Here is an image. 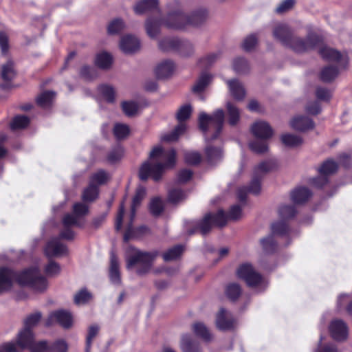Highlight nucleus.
<instances>
[{
    "label": "nucleus",
    "instance_id": "f257e3e1",
    "mask_svg": "<svg viewBox=\"0 0 352 352\" xmlns=\"http://www.w3.org/2000/svg\"><path fill=\"white\" fill-rule=\"evenodd\" d=\"M207 16L208 12L205 9L198 10L190 16H186L177 8L175 10L169 12L164 19L160 16L148 17L145 23V28L148 36L154 38L159 35L162 25L169 29L182 30L188 25L192 26L201 25L206 21Z\"/></svg>",
    "mask_w": 352,
    "mask_h": 352
},
{
    "label": "nucleus",
    "instance_id": "f03ea898",
    "mask_svg": "<svg viewBox=\"0 0 352 352\" xmlns=\"http://www.w3.org/2000/svg\"><path fill=\"white\" fill-rule=\"evenodd\" d=\"M14 281L39 292L45 291L47 287V279L40 274L36 267H30L21 272L6 267H0V293L11 289Z\"/></svg>",
    "mask_w": 352,
    "mask_h": 352
},
{
    "label": "nucleus",
    "instance_id": "7ed1b4c3",
    "mask_svg": "<svg viewBox=\"0 0 352 352\" xmlns=\"http://www.w3.org/2000/svg\"><path fill=\"white\" fill-rule=\"evenodd\" d=\"M224 111L219 109L213 112L211 116L202 112L199 116V129L205 135L207 142H212L220 135L224 122Z\"/></svg>",
    "mask_w": 352,
    "mask_h": 352
},
{
    "label": "nucleus",
    "instance_id": "20e7f679",
    "mask_svg": "<svg viewBox=\"0 0 352 352\" xmlns=\"http://www.w3.org/2000/svg\"><path fill=\"white\" fill-rule=\"evenodd\" d=\"M227 224V217L223 209L217 212H207L201 219L194 221L188 229V235L199 233L206 236L210 232L213 227L223 228Z\"/></svg>",
    "mask_w": 352,
    "mask_h": 352
},
{
    "label": "nucleus",
    "instance_id": "39448f33",
    "mask_svg": "<svg viewBox=\"0 0 352 352\" xmlns=\"http://www.w3.org/2000/svg\"><path fill=\"white\" fill-rule=\"evenodd\" d=\"M164 163L157 162L152 164L148 161L144 162L139 169V178L141 181L145 182L149 177L157 182L161 179L164 169L172 168L176 164V151L175 149L169 150L166 154Z\"/></svg>",
    "mask_w": 352,
    "mask_h": 352
},
{
    "label": "nucleus",
    "instance_id": "423d86ee",
    "mask_svg": "<svg viewBox=\"0 0 352 352\" xmlns=\"http://www.w3.org/2000/svg\"><path fill=\"white\" fill-rule=\"evenodd\" d=\"M129 248L132 250V253L126 255V268L131 270L138 265L136 269V274L138 276H142L148 274L151 270L153 263L158 256L159 252H143L133 246Z\"/></svg>",
    "mask_w": 352,
    "mask_h": 352
},
{
    "label": "nucleus",
    "instance_id": "0eeeda50",
    "mask_svg": "<svg viewBox=\"0 0 352 352\" xmlns=\"http://www.w3.org/2000/svg\"><path fill=\"white\" fill-rule=\"evenodd\" d=\"M276 166V162L274 160H265L259 163L254 169L250 184L245 186L249 193L258 195L261 190V181L264 175L274 170Z\"/></svg>",
    "mask_w": 352,
    "mask_h": 352
},
{
    "label": "nucleus",
    "instance_id": "6e6552de",
    "mask_svg": "<svg viewBox=\"0 0 352 352\" xmlns=\"http://www.w3.org/2000/svg\"><path fill=\"white\" fill-rule=\"evenodd\" d=\"M158 46L162 52L175 51L182 56H189L194 52L190 42L175 37L164 38L160 40Z\"/></svg>",
    "mask_w": 352,
    "mask_h": 352
},
{
    "label": "nucleus",
    "instance_id": "1a4fd4ad",
    "mask_svg": "<svg viewBox=\"0 0 352 352\" xmlns=\"http://www.w3.org/2000/svg\"><path fill=\"white\" fill-rule=\"evenodd\" d=\"M322 43V37L315 33L309 34L305 39L294 35L289 45H287V47L292 49L295 52L303 53L316 48Z\"/></svg>",
    "mask_w": 352,
    "mask_h": 352
},
{
    "label": "nucleus",
    "instance_id": "9d476101",
    "mask_svg": "<svg viewBox=\"0 0 352 352\" xmlns=\"http://www.w3.org/2000/svg\"><path fill=\"white\" fill-rule=\"evenodd\" d=\"M236 276L245 281L249 287H256L263 282V276L248 263L241 264L236 270Z\"/></svg>",
    "mask_w": 352,
    "mask_h": 352
},
{
    "label": "nucleus",
    "instance_id": "9b49d317",
    "mask_svg": "<svg viewBox=\"0 0 352 352\" xmlns=\"http://www.w3.org/2000/svg\"><path fill=\"white\" fill-rule=\"evenodd\" d=\"M235 320L232 314L224 307L220 308L216 315L217 328L223 331L232 330L234 327Z\"/></svg>",
    "mask_w": 352,
    "mask_h": 352
},
{
    "label": "nucleus",
    "instance_id": "f8f14e48",
    "mask_svg": "<svg viewBox=\"0 0 352 352\" xmlns=\"http://www.w3.org/2000/svg\"><path fill=\"white\" fill-rule=\"evenodd\" d=\"M55 320L65 329H69L72 325L71 314L65 310H58L52 312L45 322V326H51Z\"/></svg>",
    "mask_w": 352,
    "mask_h": 352
},
{
    "label": "nucleus",
    "instance_id": "ddd939ff",
    "mask_svg": "<svg viewBox=\"0 0 352 352\" xmlns=\"http://www.w3.org/2000/svg\"><path fill=\"white\" fill-rule=\"evenodd\" d=\"M329 331L332 338L336 341L346 340L349 334L347 324L340 319L331 321L329 325Z\"/></svg>",
    "mask_w": 352,
    "mask_h": 352
},
{
    "label": "nucleus",
    "instance_id": "4468645a",
    "mask_svg": "<svg viewBox=\"0 0 352 352\" xmlns=\"http://www.w3.org/2000/svg\"><path fill=\"white\" fill-rule=\"evenodd\" d=\"M251 132L257 139L266 140L273 135V129L270 125L264 121H257L251 126Z\"/></svg>",
    "mask_w": 352,
    "mask_h": 352
},
{
    "label": "nucleus",
    "instance_id": "2eb2a0df",
    "mask_svg": "<svg viewBox=\"0 0 352 352\" xmlns=\"http://www.w3.org/2000/svg\"><path fill=\"white\" fill-rule=\"evenodd\" d=\"M274 37L279 41L285 47L289 45L294 33L292 30L286 24L280 23L276 25L273 30Z\"/></svg>",
    "mask_w": 352,
    "mask_h": 352
},
{
    "label": "nucleus",
    "instance_id": "dca6fc26",
    "mask_svg": "<svg viewBox=\"0 0 352 352\" xmlns=\"http://www.w3.org/2000/svg\"><path fill=\"white\" fill-rule=\"evenodd\" d=\"M136 14H143L146 12H157L160 14L158 0H141L138 1L133 8Z\"/></svg>",
    "mask_w": 352,
    "mask_h": 352
},
{
    "label": "nucleus",
    "instance_id": "f3484780",
    "mask_svg": "<svg viewBox=\"0 0 352 352\" xmlns=\"http://www.w3.org/2000/svg\"><path fill=\"white\" fill-rule=\"evenodd\" d=\"M318 47L320 56L325 61L339 63L342 59L340 51L324 45L323 42Z\"/></svg>",
    "mask_w": 352,
    "mask_h": 352
},
{
    "label": "nucleus",
    "instance_id": "a211bd4d",
    "mask_svg": "<svg viewBox=\"0 0 352 352\" xmlns=\"http://www.w3.org/2000/svg\"><path fill=\"white\" fill-rule=\"evenodd\" d=\"M34 342V334L32 330H29L24 328L19 333L16 342H13L16 349L19 347L21 349H29ZM18 351L16 350V352Z\"/></svg>",
    "mask_w": 352,
    "mask_h": 352
},
{
    "label": "nucleus",
    "instance_id": "6ab92c4d",
    "mask_svg": "<svg viewBox=\"0 0 352 352\" xmlns=\"http://www.w3.org/2000/svg\"><path fill=\"white\" fill-rule=\"evenodd\" d=\"M140 47V41L131 35H126L121 38L120 47L125 54H132L137 52Z\"/></svg>",
    "mask_w": 352,
    "mask_h": 352
},
{
    "label": "nucleus",
    "instance_id": "aec40b11",
    "mask_svg": "<svg viewBox=\"0 0 352 352\" xmlns=\"http://www.w3.org/2000/svg\"><path fill=\"white\" fill-rule=\"evenodd\" d=\"M67 252V246L61 243L57 239L48 241L45 248V253L47 257L63 255Z\"/></svg>",
    "mask_w": 352,
    "mask_h": 352
},
{
    "label": "nucleus",
    "instance_id": "412c9836",
    "mask_svg": "<svg viewBox=\"0 0 352 352\" xmlns=\"http://www.w3.org/2000/svg\"><path fill=\"white\" fill-rule=\"evenodd\" d=\"M223 293L230 302H236L241 296L243 289L239 283L232 282L225 285Z\"/></svg>",
    "mask_w": 352,
    "mask_h": 352
},
{
    "label": "nucleus",
    "instance_id": "4be33fe9",
    "mask_svg": "<svg viewBox=\"0 0 352 352\" xmlns=\"http://www.w3.org/2000/svg\"><path fill=\"white\" fill-rule=\"evenodd\" d=\"M175 69V63L170 60H165L158 64L155 69L157 79H165L170 77Z\"/></svg>",
    "mask_w": 352,
    "mask_h": 352
},
{
    "label": "nucleus",
    "instance_id": "5701e85b",
    "mask_svg": "<svg viewBox=\"0 0 352 352\" xmlns=\"http://www.w3.org/2000/svg\"><path fill=\"white\" fill-rule=\"evenodd\" d=\"M291 126L299 131H305L313 129L315 126L312 119L305 116H299L295 117L291 121Z\"/></svg>",
    "mask_w": 352,
    "mask_h": 352
},
{
    "label": "nucleus",
    "instance_id": "b1692460",
    "mask_svg": "<svg viewBox=\"0 0 352 352\" xmlns=\"http://www.w3.org/2000/svg\"><path fill=\"white\" fill-rule=\"evenodd\" d=\"M180 346L182 352H202L199 342L190 334L182 336Z\"/></svg>",
    "mask_w": 352,
    "mask_h": 352
},
{
    "label": "nucleus",
    "instance_id": "393cba45",
    "mask_svg": "<svg viewBox=\"0 0 352 352\" xmlns=\"http://www.w3.org/2000/svg\"><path fill=\"white\" fill-rule=\"evenodd\" d=\"M230 94L233 98L237 101H242L245 97V89L243 84L236 78L227 81Z\"/></svg>",
    "mask_w": 352,
    "mask_h": 352
},
{
    "label": "nucleus",
    "instance_id": "a878e982",
    "mask_svg": "<svg viewBox=\"0 0 352 352\" xmlns=\"http://www.w3.org/2000/svg\"><path fill=\"white\" fill-rule=\"evenodd\" d=\"M109 276L112 283L121 284V276L119 267V261L116 254L111 253L110 256V267Z\"/></svg>",
    "mask_w": 352,
    "mask_h": 352
},
{
    "label": "nucleus",
    "instance_id": "bb28decb",
    "mask_svg": "<svg viewBox=\"0 0 352 352\" xmlns=\"http://www.w3.org/2000/svg\"><path fill=\"white\" fill-rule=\"evenodd\" d=\"M311 196V191L304 186L296 188L291 192V199L296 204L306 203Z\"/></svg>",
    "mask_w": 352,
    "mask_h": 352
},
{
    "label": "nucleus",
    "instance_id": "cd10ccee",
    "mask_svg": "<svg viewBox=\"0 0 352 352\" xmlns=\"http://www.w3.org/2000/svg\"><path fill=\"white\" fill-rule=\"evenodd\" d=\"M339 74V69L335 65L324 67L319 75V78L323 82L329 83L333 81Z\"/></svg>",
    "mask_w": 352,
    "mask_h": 352
},
{
    "label": "nucleus",
    "instance_id": "c85d7f7f",
    "mask_svg": "<svg viewBox=\"0 0 352 352\" xmlns=\"http://www.w3.org/2000/svg\"><path fill=\"white\" fill-rule=\"evenodd\" d=\"M16 72L14 69V64L13 60H8L1 67V77L3 81L11 82L16 76Z\"/></svg>",
    "mask_w": 352,
    "mask_h": 352
},
{
    "label": "nucleus",
    "instance_id": "c756f323",
    "mask_svg": "<svg viewBox=\"0 0 352 352\" xmlns=\"http://www.w3.org/2000/svg\"><path fill=\"white\" fill-rule=\"evenodd\" d=\"M260 243L265 254H274L278 250V243L272 235L261 239Z\"/></svg>",
    "mask_w": 352,
    "mask_h": 352
},
{
    "label": "nucleus",
    "instance_id": "7c9ffc66",
    "mask_svg": "<svg viewBox=\"0 0 352 352\" xmlns=\"http://www.w3.org/2000/svg\"><path fill=\"white\" fill-rule=\"evenodd\" d=\"M186 128L185 124L179 123L170 133L163 135L161 140L164 142H175L185 132Z\"/></svg>",
    "mask_w": 352,
    "mask_h": 352
},
{
    "label": "nucleus",
    "instance_id": "2f4dec72",
    "mask_svg": "<svg viewBox=\"0 0 352 352\" xmlns=\"http://www.w3.org/2000/svg\"><path fill=\"white\" fill-rule=\"evenodd\" d=\"M338 169V164L332 159H328L324 161L320 166L318 168L320 175H324L329 176L334 174Z\"/></svg>",
    "mask_w": 352,
    "mask_h": 352
},
{
    "label": "nucleus",
    "instance_id": "473e14b6",
    "mask_svg": "<svg viewBox=\"0 0 352 352\" xmlns=\"http://www.w3.org/2000/svg\"><path fill=\"white\" fill-rule=\"evenodd\" d=\"M192 329L194 333L197 336L203 339L206 342H209L212 339V334L209 331L208 329L203 322H195L192 324Z\"/></svg>",
    "mask_w": 352,
    "mask_h": 352
},
{
    "label": "nucleus",
    "instance_id": "72a5a7b5",
    "mask_svg": "<svg viewBox=\"0 0 352 352\" xmlns=\"http://www.w3.org/2000/svg\"><path fill=\"white\" fill-rule=\"evenodd\" d=\"M184 251V245L180 244L176 245L163 253L162 258L166 262L174 261L179 258Z\"/></svg>",
    "mask_w": 352,
    "mask_h": 352
},
{
    "label": "nucleus",
    "instance_id": "f704fd0d",
    "mask_svg": "<svg viewBox=\"0 0 352 352\" xmlns=\"http://www.w3.org/2000/svg\"><path fill=\"white\" fill-rule=\"evenodd\" d=\"M55 96V92L45 91L41 93L36 98V102L41 108L50 107Z\"/></svg>",
    "mask_w": 352,
    "mask_h": 352
},
{
    "label": "nucleus",
    "instance_id": "c9c22d12",
    "mask_svg": "<svg viewBox=\"0 0 352 352\" xmlns=\"http://www.w3.org/2000/svg\"><path fill=\"white\" fill-rule=\"evenodd\" d=\"M228 123L230 126H235L240 120V111L239 108L231 102L226 104Z\"/></svg>",
    "mask_w": 352,
    "mask_h": 352
},
{
    "label": "nucleus",
    "instance_id": "e433bc0d",
    "mask_svg": "<svg viewBox=\"0 0 352 352\" xmlns=\"http://www.w3.org/2000/svg\"><path fill=\"white\" fill-rule=\"evenodd\" d=\"M271 230L273 234L286 236L289 233L290 227L288 222L280 219L272 224Z\"/></svg>",
    "mask_w": 352,
    "mask_h": 352
},
{
    "label": "nucleus",
    "instance_id": "4c0bfd02",
    "mask_svg": "<svg viewBox=\"0 0 352 352\" xmlns=\"http://www.w3.org/2000/svg\"><path fill=\"white\" fill-rule=\"evenodd\" d=\"M30 123V119L28 116L25 115H17L12 118L10 122V129L13 131L23 129L28 127Z\"/></svg>",
    "mask_w": 352,
    "mask_h": 352
},
{
    "label": "nucleus",
    "instance_id": "58836bf2",
    "mask_svg": "<svg viewBox=\"0 0 352 352\" xmlns=\"http://www.w3.org/2000/svg\"><path fill=\"white\" fill-rule=\"evenodd\" d=\"M113 63L112 56L107 52L98 54L95 60V65L100 69H109Z\"/></svg>",
    "mask_w": 352,
    "mask_h": 352
},
{
    "label": "nucleus",
    "instance_id": "ea45409f",
    "mask_svg": "<svg viewBox=\"0 0 352 352\" xmlns=\"http://www.w3.org/2000/svg\"><path fill=\"white\" fill-rule=\"evenodd\" d=\"M99 195V188L97 185L89 184L88 186L84 189L82 195V199L86 202H92L95 201Z\"/></svg>",
    "mask_w": 352,
    "mask_h": 352
},
{
    "label": "nucleus",
    "instance_id": "a19ab883",
    "mask_svg": "<svg viewBox=\"0 0 352 352\" xmlns=\"http://www.w3.org/2000/svg\"><path fill=\"white\" fill-rule=\"evenodd\" d=\"M297 212H298L295 206L291 205H283L280 206L278 209V214L280 219L287 222V221L294 219Z\"/></svg>",
    "mask_w": 352,
    "mask_h": 352
},
{
    "label": "nucleus",
    "instance_id": "79ce46f5",
    "mask_svg": "<svg viewBox=\"0 0 352 352\" xmlns=\"http://www.w3.org/2000/svg\"><path fill=\"white\" fill-rule=\"evenodd\" d=\"M211 76L208 74H202L194 86L192 87V91L195 94L203 92L210 82Z\"/></svg>",
    "mask_w": 352,
    "mask_h": 352
},
{
    "label": "nucleus",
    "instance_id": "37998d69",
    "mask_svg": "<svg viewBox=\"0 0 352 352\" xmlns=\"http://www.w3.org/2000/svg\"><path fill=\"white\" fill-rule=\"evenodd\" d=\"M282 143L287 147H296L302 143V139L298 135L285 133L281 135Z\"/></svg>",
    "mask_w": 352,
    "mask_h": 352
},
{
    "label": "nucleus",
    "instance_id": "c03bdc74",
    "mask_svg": "<svg viewBox=\"0 0 352 352\" xmlns=\"http://www.w3.org/2000/svg\"><path fill=\"white\" fill-rule=\"evenodd\" d=\"M145 195V190L144 188H140L138 189L135 192V194L133 198L132 204L131 206V214L130 216H131L132 220H134L135 214H136V210L141 204V202L144 197Z\"/></svg>",
    "mask_w": 352,
    "mask_h": 352
},
{
    "label": "nucleus",
    "instance_id": "a18cd8bd",
    "mask_svg": "<svg viewBox=\"0 0 352 352\" xmlns=\"http://www.w3.org/2000/svg\"><path fill=\"white\" fill-rule=\"evenodd\" d=\"M125 24L122 19H113L107 26V33L110 35L118 34L124 28Z\"/></svg>",
    "mask_w": 352,
    "mask_h": 352
},
{
    "label": "nucleus",
    "instance_id": "49530a36",
    "mask_svg": "<svg viewBox=\"0 0 352 352\" xmlns=\"http://www.w3.org/2000/svg\"><path fill=\"white\" fill-rule=\"evenodd\" d=\"M98 91L109 103L115 102L116 92L112 86L108 85H101L98 87Z\"/></svg>",
    "mask_w": 352,
    "mask_h": 352
},
{
    "label": "nucleus",
    "instance_id": "de8ad7c7",
    "mask_svg": "<svg viewBox=\"0 0 352 352\" xmlns=\"http://www.w3.org/2000/svg\"><path fill=\"white\" fill-rule=\"evenodd\" d=\"M233 69L237 74H247L250 70L249 63L244 58H236L233 61Z\"/></svg>",
    "mask_w": 352,
    "mask_h": 352
},
{
    "label": "nucleus",
    "instance_id": "09e8293b",
    "mask_svg": "<svg viewBox=\"0 0 352 352\" xmlns=\"http://www.w3.org/2000/svg\"><path fill=\"white\" fill-rule=\"evenodd\" d=\"M108 180V175L104 170H99L96 173L91 175L90 177L89 184L97 185L99 187L100 185L106 184Z\"/></svg>",
    "mask_w": 352,
    "mask_h": 352
},
{
    "label": "nucleus",
    "instance_id": "8fccbe9b",
    "mask_svg": "<svg viewBox=\"0 0 352 352\" xmlns=\"http://www.w3.org/2000/svg\"><path fill=\"white\" fill-rule=\"evenodd\" d=\"M113 133L117 140H123L129 135L130 129L126 124L117 123L113 127Z\"/></svg>",
    "mask_w": 352,
    "mask_h": 352
},
{
    "label": "nucleus",
    "instance_id": "3c124183",
    "mask_svg": "<svg viewBox=\"0 0 352 352\" xmlns=\"http://www.w3.org/2000/svg\"><path fill=\"white\" fill-rule=\"evenodd\" d=\"M123 154V148L121 146H117L108 153L107 160L111 164H116L122 159Z\"/></svg>",
    "mask_w": 352,
    "mask_h": 352
},
{
    "label": "nucleus",
    "instance_id": "603ef678",
    "mask_svg": "<svg viewBox=\"0 0 352 352\" xmlns=\"http://www.w3.org/2000/svg\"><path fill=\"white\" fill-rule=\"evenodd\" d=\"M185 197V192L181 188H173L168 192V201L171 204H177Z\"/></svg>",
    "mask_w": 352,
    "mask_h": 352
},
{
    "label": "nucleus",
    "instance_id": "864d4df0",
    "mask_svg": "<svg viewBox=\"0 0 352 352\" xmlns=\"http://www.w3.org/2000/svg\"><path fill=\"white\" fill-rule=\"evenodd\" d=\"M122 109L127 116H133L138 111V104L134 101H123L121 104Z\"/></svg>",
    "mask_w": 352,
    "mask_h": 352
},
{
    "label": "nucleus",
    "instance_id": "5fc2aeb1",
    "mask_svg": "<svg viewBox=\"0 0 352 352\" xmlns=\"http://www.w3.org/2000/svg\"><path fill=\"white\" fill-rule=\"evenodd\" d=\"M150 212L153 216H159L164 210V205L160 197L152 199L149 204Z\"/></svg>",
    "mask_w": 352,
    "mask_h": 352
},
{
    "label": "nucleus",
    "instance_id": "6e6d98bb",
    "mask_svg": "<svg viewBox=\"0 0 352 352\" xmlns=\"http://www.w3.org/2000/svg\"><path fill=\"white\" fill-rule=\"evenodd\" d=\"M258 43V38L256 34H252L245 38L242 48L245 52H251L256 46Z\"/></svg>",
    "mask_w": 352,
    "mask_h": 352
},
{
    "label": "nucleus",
    "instance_id": "4d7b16f0",
    "mask_svg": "<svg viewBox=\"0 0 352 352\" xmlns=\"http://www.w3.org/2000/svg\"><path fill=\"white\" fill-rule=\"evenodd\" d=\"M92 296L86 289H80L74 296V301L76 305L85 304L91 298Z\"/></svg>",
    "mask_w": 352,
    "mask_h": 352
},
{
    "label": "nucleus",
    "instance_id": "13d9d810",
    "mask_svg": "<svg viewBox=\"0 0 352 352\" xmlns=\"http://www.w3.org/2000/svg\"><path fill=\"white\" fill-rule=\"evenodd\" d=\"M41 318V314L40 312L29 315L24 320V328L32 330V329L38 323Z\"/></svg>",
    "mask_w": 352,
    "mask_h": 352
},
{
    "label": "nucleus",
    "instance_id": "bf43d9fd",
    "mask_svg": "<svg viewBox=\"0 0 352 352\" xmlns=\"http://www.w3.org/2000/svg\"><path fill=\"white\" fill-rule=\"evenodd\" d=\"M63 224L65 227H69L74 226L78 228H83L84 224L79 222L78 218L73 213L67 214L63 218Z\"/></svg>",
    "mask_w": 352,
    "mask_h": 352
},
{
    "label": "nucleus",
    "instance_id": "052dcab7",
    "mask_svg": "<svg viewBox=\"0 0 352 352\" xmlns=\"http://www.w3.org/2000/svg\"><path fill=\"white\" fill-rule=\"evenodd\" d=\"M68 346L64 340H57L48 345L47 352H67Z\"/></svg>",
    "mask_w": 352,
    "mask_h": 352
},
{
    "label": "nucleus",
    "instance_id": "680f3d73",
    "mask_svg": "<svg viewBox=\"0 0 352 352\" xmlns=\"http://www.w3.org/2000/svg\"><path fill=\"white\" fill-rule=\"evenodd\" d=\"M250 148L258 154H262L267 151L268 146L267 144L259 140H254L249 144Z\"/></svg>",
    "mask_w": 352,
    "mask_h": 352
},
{
    "label": "nucleus",
    "instance_id": "e2e57ef3",
    "mask_svg": "<svg viewBox=\"0 0 352 352\" xmlns=\"http://www.w3.org/2000/svg\"><path fill=\"white\" fill-rule=\"evenodd\" d=\"M314 352H338L336 346L332 343L322 344V336L320 338L317 349Z\"/></svg>",
    "mask_w": 352,
    "mask_h": 352
},
{
    "label": "nucleus",
    "instance_id": "0e129e2a",
    "mask_svg": "<svg viewBox=\"0 0 352 352\" xmlns=\"http://www.w3.org/2000/svg\"><path fill=\"white\" fill-rule=\"evenodd\" d=\"M192 112V108L190 105L186 104L182 106L177 113V119L179 122L186 121L188 120Z\"/></svg>",
    "mask_w": 352,
    "mask_h": 352
},
{
    "label": "nucleus",
    "instance_id": "69168bd1",
    "mask_svg": "<svg viewBox=\"0 0 352 352\" xmlns=\"http://www.w3.org/2000/svg\"><path fill=\"white\" fill-rule=\"evenodd\" d=\"M89 212V208L85 204L78 202L73 206V213L78 217H84Z\"/></svg>",
    "mask_w": 352,
    "mask_h": 352
},
{
    "label": "nucleus",
    "instance_id": "338daca9",
    "mask_svg": "<svg viewBox=\"0 0 352 352\" xmlns=\"http://www.w3.org/2000/svg\"><path fill=\"white\" fill-rule=\"evenodd\" d=\"M316 96L319 100L329 102L331 98V94L328 89L318 87L316 89Z\"/></svg>",
    "mask_w": 352,
    "mask_h": 352
},
{
    "label": "nucleus",
    "instance_id": "774afa93",
    "mask_svg": "<svg viewBox=\"0 0 352 352\" xmlns=\"http://www.w3.org/2000/svg\"><path fill=\"white\" fill-rule=\"evenodd\" d=\"M185 162L190 165H198L201 162V155L198 152H190L185 154Z\"/></svg>",
    "mask_w": 352,
    "mask_h": 352
}]
</instances>
